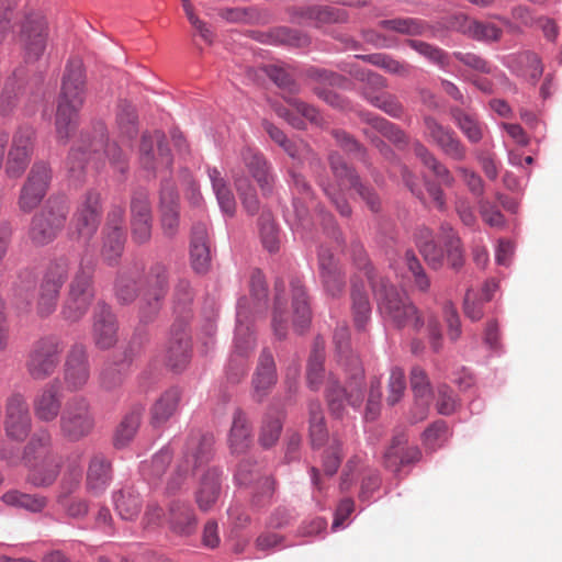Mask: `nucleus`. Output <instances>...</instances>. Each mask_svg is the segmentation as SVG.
I'll list each match as a JSON object with an SVG mask.
<instances>
[{
	"label": "nucleus",
	"mask_w": 562,
	"mask_h": 562,
	"mask_svg": "<svg viewBox=\"0 0 562 562\" xmlns=\"http://www.w3.org/2000/svg\"><path fill=\"white\" fill-rule=\"evenodd\" d=\"M355 262L369 280L379 312L385 322L397 328L409 327L415 331H419L426 325L431 347L438 351L441 347V331L437 318L432 314L425 316L404 292L379 276L361 247L355 249Z\"/></svg>",
	"instance_id": "nucleus-1"
},
{
	"label": "nucleus",
	"mask_w": 562,
	"mask_h": 562,
	"mask_svg": "<svg viewBox=\"0 0 562 562\" xmlns=\"http://www.w3.org/2000/svg\"><path fill=\"white\" fill-rule=\"evenodd\" d=\"M86 76L82 60L72 58L68 61L63 77L61 92L56 112V134L66 143L77 126L78 112L85 102Z\"/></svg>",
	"instance_id": "nucleus-2"
},
{
	"label": "nucleus",
	"mask_w": 562,
	"mask_h": 562,
	"mask_svg": "<svg viewBox=\"0 0 562 562\" xmlns=\"http://www.w3.org/2000/svg\"><path fill=\"white\" fill-rule=\"evenodd\" d=\"M212 447L213 437L209 434L194 432L188 437L182 456L167 481L168 494L179 492L187 479L209 462Z\"/></svg>",
	"instance_id": "nucleus-3"
},
{
	"label": "nucleus",
	"mask_w": 562,
	"mask_h": 562,
	"mask_svg": "<svg viewBox=\"0 0 562 562\" xmlns=\"http://www.w3.org/2000/svg\"><path fill=\"white\" fill-rule=\"evenodd\" d=\"M93 273V259L82 257L74 272L68 295L63 305L61 314L65 319L78 322L86 315L94 297Z\"/></svg>",
	"instance_id": "nucleus-4"
},
{
	"label": "nucleus",
	"mask_w": 562,
	"mask_h": 562,
	"mask_svg": "<svg viewBox=\"0 0 562 562\" xmlns=\"http://www.w3.org/2000/svg\"><path fill=\"white\" fill-rule=\"evenodd\" d=\"M251 314L249 300L240 299L237 305V324L234 341V351L227 366V379L232 383H239L248 370L247 358L255 347L249 316Z\"/></svg>",
	"instance_id": "nucleus-5"
},
{
	"label": "nucleus",
	"mask_w": 562,
	"mask_h": 562,
	"mask_svg": "<svg viewBox=\"0 0 562 562\" xmlns=\"http://www.w3.org/2000/svg\"><path fill=\"white\" fill-rule=\"evenodd\" d=\"M68 212L65 198H50L32 220L29 232L31 240L40 246L52 243L64 228Z\"/></svg>",
	"instance_id": "nucleus-6"
},
{
	"label": "nucleus",
	"mask_w": 562,
	"mask_h": 562,
	"mask_svg": "<svg viewBox=\"0 0 562 562\" xmlns=\"http://www.w3.org/2000/svg\"><path fill=\"white\" fill-rule=\"evenodd\" d=\"M64 346L59 338L46 336L36 340L27 355L25 368L29 375L43 381L53 375L60 362Z\"/></svg>",
	"instance_id": "nucleus-7"
},
{
	"label": "nucleus",
	"mask_w": 562,
	"mask_h": 562,
	"mask_svg": "<svg viewBox=\"0 0 562 562\" xmlns=\"http://www.w3.org/2000/svg\"><path fill=\"white\" fill-rule=\"evenodd\" d=\"M74 261L67 256L53 260L43 277L37 300V313L42 317L50 315L57 306L60 289L68 279Z\"/></svg>",
	"instance_id": "nucleus-8"
},
{
	"label": "nucleus",
	"mask_w": 562,
	"mask_h": 562,
	"mask_svg": "<svg viewBox=\"0 0 562 562\" xmlns=\"http://www.w3.org/2000/svg\"><path fill=\"white\" fill-rule=\"evenodd\" d=\"M94 427V417L90 402L83 396L69 398L60 415L61 435L70 441L88 436Z\"/></svg>",
	"instance_id": "nucleus-9"
},
{
	"label": "nucleus",
	"mask_w": 562,
	"mask_h": 562,
	"mask_svg": "<svg viewBox=\"0 0 562 562\" xmlns=\"http://www.w3.org/2000/svg\"><path fill=\"white\" fill-rule=\"evenodd\" d=\"M99 138H94L89 142V145H86L87 140H82V145L76 148H72L69 157H68V169L74 178H79L85 169L87 164L86 151L89 147L91 151L95 155L100 149H104V154L109 158L111 165L124 173L127 169L126 155L124 151L115 144H106L104 142V127L101 125L98 130Z\"/></svg>",
	"instance_id": "nucleus-10"
},
{
	"label": "nucleus",
	"mask_w": 562,
	"mask_h": 562,
	"mask_svg": "<svg viewBox=\"0 0 562 562\" xmlns=\"http://www.w3.org/2000/svg\"><path fill=\"white\" fill-rule=\"evenodd\" d=\"M140 279L142 285L147 289L142 299L140 317L144 322H149L157 315L167 293V268L165 265L156 262L145 274L140 270Z\"/></svg>",
	"instance_id": "nucleus-11"
},
{
	"label": "nucleus",
	"mask_w": 562,
	"mask_h": 562,
	"mask_svg": "<svg viewBox=\"0 0 562 562\" xmlns=\"http://www.w3.org/2000/svg\"><path fill=\"white\" fill-rule=\"evenodd\" d=\"M423 122L424 137L427 142L437 146L443 155L454 161L467 159L468 149L452 128L442 125L430 115H426Z\"/></svg>",
	"instance_id": "nucleus-12"
},
{
	"label": "nucleus",
	"mask_w": 562,
	"mask_h": 562,
	"mask_svg": "<svg viewBox=\"0 0 562 562\" xmlns=\"http://www.w3.org/2000/svg\"><path fill=\"white\" fill-rule=\"evenodd\" d=\"M166 136L160 131L146 132L142 135L139 162L151 172L167 170L172 165V156L165 144Z\"/></svg>",
	"instance_id": "nucleus-13"
},
{
	"label": "nucleus",
	"mask_w": 562,
	"mask_h": 562,
	"mask_svg": "<svg viewBox=\"0 0 562 562\" xmlns=\"http://www.w3.org/2000/svg\"><path fill=\"white\" fill-rule=\"evenodd\" d=\"M35 131L31 126H20L13 134L8 151L5 173L10 178L23 175L31 161L34 149Z\"/></svg>",
	"instance_id": "nucleus-14"
},
{
	"label": "nucleus",
	"mask_w": 562,
	"mask_h": 562,
	"mask_svg": "<svg viewBox=\"0 0 562 562\" xmlns=\"http://www.w3.org/2000/svg\"><path fill=\"white\" fill-rule=\"evenodd\" d=\"M32 429V417L25 397L15 393L5 402L4 430L5 435L15 441H24Z\"/></svg>",
	"instance_id": "nucleus-15"
},
{
	"label": "nucleus",
	"mask_w": 562,
	"mask_h": 562,
	"mask_svg": "<svg viewBox=\"0 0 562 562\" xmlns=\"http://www.w3.org/2000/svg\"><path fill=\"white\" fill-rule=\"evenodd\" d=\"M124 209L114 207L106 218V224L103 229V243L101 256L103 260L113 266L122 256L125 243V228H124Z\"/></svg>",
	"instance_id": "nucleus-16"
},
{
	"label": "nucleus",
	"mask_w": 562,
	"mask_h": 562,
	"mask_svg": "<svg viewBox=\"0 0 562 562\" xmlns=\"http://www.w3.org/2000/svg\"><path fill=\"white\" fill-rule=\"evenodd\" d=\"M52 173L45 162H35L21 189L19 206L24 212L35 209L46 194Z\"/></svg>",
	"instance_id": "nucleus-17"
},
{
	"label": "nucleus",
	"mask_w": 562,
	"mask_h": 562,
	"mask_svg": "<svg viewBox=\"0 0 562 562\" xmlns=\"http://www.w3.org/2000/svg\"><path fill=\"white\" fill-rule=\"evenodd\" d=\"M47 25L40 14L30 15L22 24L19 43L27 61L37 60L46 48Z\"/></svg>",
	"instance_id": "nucleus-18"
},
{
	"label": "nucleus",
	"mask_w": 562,
	"mask_h": 562,
	"mask_svg": "<svg viewBox=\"0 0 562 562\" xmlns=\"http://www.w3.org/2000/svg\"><path fill=\"white\" fill-rule=\"evenodd\" d=\"M90 379V367L85 346L74 345L64 364V383L69 392L83 390Z\"/></svg>",
	"instance_id": "nucleus-19"
},
{
	"label": "nucleus",
	"mask_w": 562,
	"mask_h": 562,
	"mask_svg": "<svg viewBox=\"0 0 562 562\" xmlns=\"http://www.w3.org/2000/svg\"><path fill=\"white\" fill-rule=\"evenodd\" d=\"M329 164L334 176L339 182V187L341 190L355 188L357 192L360 194V196L367 202L371 211H379V196L369 188L360 183L357 173L350 167H348V165L338 154H331L329 156Z\"/></svg>",
	"instance_id": "nucleus-20"
},
{
	"label": "nucleus",
	"mask_w": 562,
	"mask_h": 562,
	"mask_svg": "<svg viewBox=\"0 0 562 562\" xmlns=\"http://www.w3.org/2000/svg\"><path fill=\"white\" fill-rule=\"evenodd\" d=\"M235 480L239 485L256 483L258 488L254 495L252 503L256 506H263L267 498L271 497L274 491V482L270 476H261L260 468L249 459L241 460L235 473Z\"/></svg>",
	"instance_id": "nucleus-21"
},
{
	"label": "nucleus",
	"mask_w": 562,
	"mask_h": 562,
	"mask_svg": "<svg viewBox=\"0 0 562 562\" xmlns=\"http://www.w3.org/2000/svg\"><path fill=\"white\" fill-rule=\"evenodd\" d=\"M407 441V436L404 432L395 435L383 456L384 468L394 474L400 473L403 467L418 462L422 458L419 448L416 446L408 447Z\"/></svg>",
	"instance_id": "nucleus-22"
},
{
	"label": "nucleus",
	"mask_w": 562,
	"mask_h": 562,
	"mask_svg": "<svg viewBox=\"0 0 562 562\" xmlns=\"http://www.w3.org/2000/svg\"><path fill=\"white\" fill-rule=\"evenodd\" d=\"M100 194L88 192L74 215L72 224L79 237L90 239L97 232L100 222Z\"/></svg>",
	"instance_id": "nucleus-23"
},
{
	"label": "nucleus",
	"mask_w": 562,
	"mask_h": 562,
	"mask_svg": "<svg viewBox=\"0 0 562 562\" xmlns=\"http://www.w3.org/2000/svg\"><path fill=\"white\" fill-rule=\"evenodd\" d=\"M92 337L101 349H109L117 341V324L109 305L99 302L93 313Z\"/></svg>",
	"instance_id": "nucleus-24"
},
{
	"label": "nucleus",
	"mask_w": 562,
	"mask_h": 562,
	"mask_svg": "<svg viewBox=\"0 0 562 562\" xmlns=\"http://www.w3.org/2000/svg\"><path fill=\"white\" fill-rule=\"evenodd\" d=\"M159 213L164 235L167 237L175 236L180 223L179 196L175 184L169 180L161 184Z\"/></svg>",
	"instance_id": "nucleus-25"
},
{
	"label": "nucleus",
	"mask_w": 562,
	"mask_h": 562,
	"mask_svg": "<svg viewBox=\"0 0 562 562\" xmlns=\"http://www.w3.org/2000/svg\"><path fill=\"white\" fill-rule=\"evenodd\" d=\"M61 393L57 381L43 386L33 400V412L35 417L45 423L55 420L61 411Z\"/></svg>",
	"instance_id": "nucleus-26"
},
{
	"label": "nucleus",
	"mask_w": 562,
	"mask_h": 562,
	"mask_svg": "<svg viewBox=\"0 0 562 562\" xmlns=\"http://www.w3.org/2000/svg\"><path fill=\"white\" fill-rule=\"evenodd\" d=\"M166 521L170 531L181 537L193 535L198 527L194 509L188 502L181 499L170 502Z\"/></svg>",
	"instance_id": "nucleus-27"
},
{
	"label": "nucleus",
	"mask_w": 562,
	"mask_h": 562,
	"mask_svg": "<svg viewBox=\"0 0 562 562\" xmlns=\"http://www.w3.org/2000/svg\"><path fill=\"white\" fill-rule=\"evenodd\" d=\"M318 268L326 292L333 297L340 296L345 290L346 280L338 262L335 260L329 249L324 247L319 249Z\"/></svg>",
	"instance_id": "nucleus-28"
},
{
	"label": "nucleus",
	"mask_w": 562,
	"mask_h": 562,
	"mask_svg": "<svg viewBox=\"0 0 562 562\" xmlns=\"http://www.w3.org/2000/svg\"><path fill=\"white\" fill-rule=\"evenodd\" d=\"M190 339L186 327L175 325L166 349V364L173 371H182L190 361Z\"/></svg>",
	"instance_id": "nucleus-29"
},
{
	"label": "nucleus",
	"mask_w": 562,
	"mask_h": 562,
	"mask_svg": "<svg viewBox=\"0 0 562 562\" xmlns=\"http://www.w3.org/2000/svg\"><path fill=\"white\" fill-rule=\"evenodd\" d=\"M364 121L368 126L363 128V134L381 151H384L387 147L378 134H381L395 144L406 143V136L403 131L387 120L376 115L367 114L364 116Z\"/></svg>",
	"instance_id": "nucleus-30"
},
{
	"label": "nucleus",
	"mask_w": 562,
	"mask_h": 562,
	"mask_svg": "<svg viewBox=\"0 0 562 562\" xmlns=\"http://www.w3.org/2000/svg\"><path fill=\"white\" fill-rule=\"evenodd\" d=\"M240 158L258 182L263 194L271 192L274 177L266 157L256 148L245 146L240 150Z\"/></svg>",
	"instance_id": "nucleus-31"
},
{
	"label": "nucleus",
	"mask_w": 562,
	"mask_h": 562,
	"mask_svg": "<svg viewBox=\"0 0 562 562\" xmlns=\"http://www.w3.org/2000/svg\"><path fill=\"white\" fill-rule=\"evenodd\" d=\"M277 369L273 356L268 350H262L258 366L252 376L254 397L261 402L277 383Z\"/></svg>",
	"instance_id": "nucleus-32"
},
{
	"label": "nucleus",
	"mask_w": 562,
	"mask_h": 562,
	"mask_svg": "<svg viewBox=\"0 0 562 562\" xmlns=\"http://www.w3.org/2000/svg\"><path fill=\"white\" fill-rule=\"evenodd\" d=\"M288 103L292 110L286 109L283 105H276L274 112L278 116L284 119L291 126L297 130L304 128L305 124L302 117L306 119L315 125H321L323 123V119L318 110L314 106L296 98L288 99Z\"/></svg>",
	"instance_id": "nucleus-33"
},
{
	"label": "nucleus",
	"mask_w": 562,
	"mask_h": 562,
	"mask_svg": "<svg viewBox=\"0 0 562 562\" xmlns=\"http://www.w3.org/2000/svg\"><path fill=\"white\" fill-rule=\"evenodd\" d=\"M190 261L192 269L200 274L206 273L211 266V251L206 226L199 223L192 227L190 241Z\"/></svg>",
	"instance_id": "nucleus-34"
},
{
	"label": "nucleus",
	"mask_w": 562,
	"mask_h": 562,
	"mask_svg": "<svg viewBox=\"0 0 562 562\" xmlns=\"http://www.w3.org/2000/svg\"><path fill=\"white\" fill-rule=\"evenodd\" d=\"M457 29L467 37L485 43L501 41L503 30L492 22H484L470 16H460L457 19Z\"/></svg>",
	"instance_id": "nucleus-35"
},
{
	"label": "nucleus",
	"mask_w": 562,
	"mask_h": 562,
	"mask_svg": "<svg viewBox=\"0 0 562 562\" xmlns=\"http://www.w3.org/2000/svg\"><path fill=\"white\" fill-rule=\"evenodd\" d=\"M326 398L330 413L339 418L342 416L346 403L353 407L360 406L363 393L360 387H356L347 394L336 380L329 379L326 386Z\"/></svg>",
	"instance_id": "nucleus-36"
},
{
	"label": "nucleus",
	"mask_w": 562,
	"mask_h": 562,
	"mask_svg": "<svg viewBox=\"0 0 562 562\" xmlns=\"http://www.w3.org/2000/svg\"><path fill=\"white\" fill-rule=\"evenodd\" d=\"M181 391L178 387L166 390L150 407V424L159 427L166 424L178 411Z\"/></svg>",
	"instance_id": "nucleus-37"
},
{
	"label": "nucleus",
	"mask_w": 562,
	"mask_h": 562,
	"mask_svg": "<svg viewBox=\"0 0 562 562\" xmlns=\"http://www.w3.org/2000/svg\"><path fill=\"white\" fill-rule=\"evenodd\" d=\"M411 386L414 392L416 407L418 413L413 415L414 422H422L426 418L429 403L432 398L430 383L426 372L414 367L411 371Z\"/></svg>",
	"instance_id": "nucleus-38"
},
{
	"label": "nucleus",
	"mask_w": 562,
	"mask_h": 562,
	"mask_svg": "<svg viewBox=\"0 0 562 562\" xmlns=\"http://www.w3.org/2000/svg\"><path fill=\"white\" fill-rule=\"evenodd\" d=\"M221 494V474L216 469H209L201 479L195 492L199 508L207 512L216 503Z\"/></svg>",
	"instance_id": "nucleus-39"
},
{
	"label": "nucleus",
	"mask_w": 562,
	"mask_h": 562,
	"mask_svg": "<svg viewBox=\"0 0 562 562\" xmlns=\"http://www.w3.org/2000/svg\"><path fill=\"white\" fill-rule=\"evenodd\" d=\"M31 467L29 481L38 487L52 485L60 471L61 459L59 456H48V459L37 460L29 464Z\"/></svg>",
	"instance_id": "nucleus-40"
},
{
	"label": "nucleus",
	"mask_w": 562,
	"mask_h": 562,
	"mask_svg": "<svg viewBox=\"0 0 562 562\" xmlns=\"http://www.w3.org/2000/svg\"><path fill=\"white\" fill-rule=\"evenodd\" d=\"M228 443L233 453L245 452L251 443V426L240 409H236L233 415Z\"/></svg>",
	"instance_id": "nucleus-41"
},
{
	"label": "nucleus",
	"mask_w": 562,
	"mask_h": 562,
	"mask_svg": "<svg viewBox=\"0 0 562 562\" xmlns=\"http://www.w3.org/2000/svg\"><path fill=\"white\" fill-rule=\"evenodd\" d=\"M371 303L362 284H358L357 277L351 280V312L357 329L366 330L371 319Z\"/></svg>",
	"instance_id": "nucleus-42"
},
{
	"label": "nucleus",
	"mask_w": 562,
	"mask_h": 562,
	"mask_svg": "<svg viewBox=\"0 0 562 562\" xmlns=\"http://www.w3.org/2000/svg\"><path fill=\"white\" fill-rule=\"evenodd\" d=\"M513 71L535 85L542 76L543 66L539 56L533 52H522L515 55L509 64Z\"/></svg>",
	"instance_id": "nucleus-43"
},
{
	"label": "nucleus",
	"mask_w": 562,
	"mask_h": 562,
	"mask_svg": "<svg viewBox=\"0 0 562 562\" xmlns=\"http://www.w3.org/2000/svg\"><path fill=\"white\" fill-rule=\"evenodd\" d=\"M111 481V464L101 454L94 456L88 468L87 487L94 495L105 491Z\"/></svg>",
	"instance_id": "nucleus-44"
},
{
	"label": "nucleus",
	"mask_w": 562,
	"mask_h": 562,
	"mask_svg": "<svg viewBox=\"0 0 562 562\" xmlns=\"http://www.w3.org/2000/svg\"><path fill=\"white\" fill-rule=\"evenodd\" d=\"M301 18L313 22L316 26L331 23H344L348 20L346 10L329 5H308L300 10Z\"/></svg>",
	"instance_id": "nucleus-45"
},
{
	"label": "nucleus",
	"mask_w": 562,
	"mask_h": 562,
	"mask_svg": "<svg viewBox=\"0 0 562 562\" xmlns=\"http://www.w3.org/2000/svg\"><path fill=\"white\" fill-rule=\"evenodd\" d=\"M450 115L470 143L476 144L482 140L484 124L480 122L475 114L454 106L450 109Z\"/></svg>",
	"instance_id": "nucleus-46"
},
{
	"label": "nucleus",
	"mask_w": 562,
	"mask_h": 562,
	"mask_svg": "<svg viewBox=\"0 0 562 562\" xmlns=\"http://www.w3.org/2000/svg\"><path fill=\"white\" fill-rule=\"evenodd\" d=\"M143 413L144 407L138 404L132 406L125 414L114 435L116 448H124L133 440L140 425Z\"/></svg>",
	"instance_id": "nucleus-47"
},
{
	"label": "nucleus",
	"mask_w": 562,
	"mask_h": 562,
	"mask_svg": "<svg viewBox=\"0 0 562 562\" xmlns=\"http://www.w3.org/2000/svg\"><path fill=\"white\" fill-rule=\"evenodd\" d=\"M48 456H57L52 449V435L47 429H40L24 447L23 460L31 464L37 460L48 459Z\"/></svg>",
	"instance_id": "nucleus-48"
},
{
	"label": "nucleus",
	"mask_w": 562,
	"mask_h": 562,
	"mask_svg": "<svg viewBox=\"0 0 562 562\" xmlns=\"http://www.w3.org/2000/svg\"><path fill=\"white\" fill-rule=\"evenodd\" d=\"M292 288V306L294 313V328L302 333L311 322V311L306 299V293L300 280L291 282Z\"/></svg>",
	"instance_id": "nucleus-49"
},
{
	"label": "nucleus",
	"mask_w": 562,
	"mask_h": 562,
	"mask_svg": "<svg viewBox=\"0 0 562 562\" xmlns=\"http://www.w3.org/2000/svg\"><path fill=\"white\" fill-rule=\"evenodd\" d=\"M138 284H142L140 268H134L123 271L119 274L115 282V294L123 304L133 302L137 295Z\"/></svg>",
	"instance_id": "nucleus-50"
},
{
	"label": "nucleus",
	"mask_w": 562,
	"mask_h": 562,
	"mask_svg": "<svg viewBox=\"0 0 562 562\" xmlns=\"http://www.w3.org/2000/svg\"><path fill=\"white\" fill-rule=\"evenodd\" d=\"M414 154L422 161V164L429 168L435 177H437L445 186L452 187L454 177L451 171L439 161L436 156L422 143L414 144Z\"/></svg>",
	"instance_id": "nucleus-51"
},
{
	"label": "nucleus",
	"mask_w": 562,
	"mask_h": 562,
	"mask_svg": "<svg viewBox=\"0 0 562 562\" xmlns=\"http://www.w3.org/2000/svg\"><path fill=\"white\" fill-rule=\"evenodd\" d=\"M116 128L120 136L130 142L137 134V114L134 106L126 100H122L117 104Z\"/></svg>",
	"instance_id": "nucleus-52"
},
{
	"label": "nucleus",
	"mask_w": 562,
	"mask_h": 562,
	"mask_svg": "<svg viewBox=\"0 0 562 562\" xmlns=\"http://www.w3.org/2000/svg\"><path fill=\"white\" fill-rule=\"evenodd\" d=\"M115 509L125 520L136 518L140 512L142 501L139 494L133 488H123L114 495Z\"/></svg>",
	"instance_id": "nucleus-53"
},
{
	"label": "nucleus",
	"mask_w": 562,
	"mask_h": 562,
	"mask_svg": "<svg viewBox=\"0 0 562 562\" xmlns=\"http://www.w3.org/2000/svg\"><path fill=\"white\" fill-rule=\"evenodd\" d=\"M209 177L222 211L233 215L236 210L235 198L225 180L221 177V172L215 168L209 169Z\"/></svg>",
	"instance_id": "nucleus-54"
},
{
	"label": "nucleus",
	"mask_w": 562,
	"mask_h": 562,
	"mask_svg": "<svg viewBox=\"0 0 562 562\" xmlns=\"http://www.w3.org/2000/svg\"><path fill=\"white\" fill-rule=\"evenodd\" d=\"M363 60L376 66L389 74L407 77L411 74L412 66L405 61L393 58L390 55L376 53L360 56Z\"/></svg>",
	"instance_id": "nucleus-55"
},
{
	"label": "nucleus",
	"mask_w": 562,
	"mask_h": 562,
	"mask_svg": "<svg viewBox=\"0 0 562 562\" xmlns=\"http://www.w3.org/2000/svg\"><path fill=\"white\" fill-rule=\"evenodd\" d=\"M310 413V438L313 447H321L327 439V429L319 402H311Z\"/></svg>",
	"instance_id": "nucleus-56"
},
{
	"label": "nucleus",
	"mask_w": 562,
	"mask_h": 562,
	"mask_svg": "<svg viewBox=\"0 0 562 562\" xmlns=\"http://www.w3.org/2000/svg\"><path fill=\"white\" fill-rule=\"evenodd\" d=\"M2 501L10 506L24 508L32 513L42 512L46 505L47 499L44 496L24 494L19 491H10L2 496Z\"/></svg>",
	"instance_id": "nucleus-57"
},
{
	"label": "nucleus",
	"mask_w": 562,
	"mask_h": 562,
	"mask_svg": "<svg viewBox=\"0 0 562 562\" xmlns=\"http://www.w3.org/2000/svg\"><path fill=\"white\" fill-rule=\"evenodd\" d=\"M172 459V451L169 447L160 449L150 461H145L142 464L140 471L145 479L155 480L159 479L169 467Z\"/></svg>",
	"instance_id": "nucleus-58"
},
{
	"label": "nucleus",
	"mask_w": 562,
	"mask_h": 562,
	"mask_svg": "<svg viewBox=\"0 0 562 562\" xmlns=\"http://www.w3.org/2000/svg\"><path fill=\"white\" fill-rule=\"evenodd\" d=\"M406 44L441 69L449 67V55L440 47L418 40H407Z\"/></svg>",
	"instance_id": "nucleus-59"
},
{
	"label": "nucleus",
	"mask_w": 562,
	"mask_h": 562,
	"mask_svg": "<svg viewBox=\"0 0 562 562\" xmlns=\"http://www.w3.org/2000/svg\"><path fill=\"white\" fill-rule=\"evenodd\" d=\"M378 27L403 35H420L425 29L422 21L413 18L381 20Z\"/></svg>",
	"instance_id": "nucleus-60"
},
{
	"label": "nucleus",
	"mask_w": 562,
	"mask_h": 562,
	"mask_svg": "<svg viewBox=\"0 0 562 562\" xmlns=\"http://www.w3.org/2000/svg\"><path fill=\"white\" fill-rule=\"evenodd\" d=\"M284 291L282 283L276 284V297H274V306H273V316H272V328L274 335L278 338H283L286 335V318L284 315L286 314V301L282 294Z\"/></svg>",
	"instance_id": "nucleus-61"
},
{
	"label": "nucleus",
	"mask_w": 562,
	"mask_h": 562,
	"mask_svg": "<svg viewBox=\"0 0 562 562\" xmlns=\"http://www.w3.org/2000/svg\"><path fill=\"white\" fill-rule=\"evenodd\" d=\"M366 99L375 108L382 110L386 114L393 117H401L404 110L402 104L398 102L396 97L390 93H379L374 94L370 91L363 92Z\"/></svg>",
	"instance_id": "nucleus-62"
},
{
	"label": "nucleus",
	"mask_w": 562,
	"mask_h": 562,
	"mask_svg": "<svg viewBox=\"0 0 562 562\" xmlns=\"http://www.w3.org/2000/svg\"><path fill=\"white\" fill-rule=\"evenodd\" d=\"M323 363V346L316 342L307 362V383L312 390H317L321 384L324 371Z\"/></svg>",
	"instance_id": "nucleus-63"
},
{
	"label": "nucleus",
	"mask_w": 562,
	"mask_h": 562,
	"mask_svg": "<svg viewBox=\"0 0 562 562\" xmlns=\"http://www.w3.org/2000/svg\"><path fill=\"white\" fill-rule=\"evenodd\" d=\"M406 390V380L404 371L394 367L390 372V378L387 381V396L386 403L390 406L397 404L401 398L404 396Z\"/></svg>",
	"instance_id": "nucleus-64"
}]
</instances>
